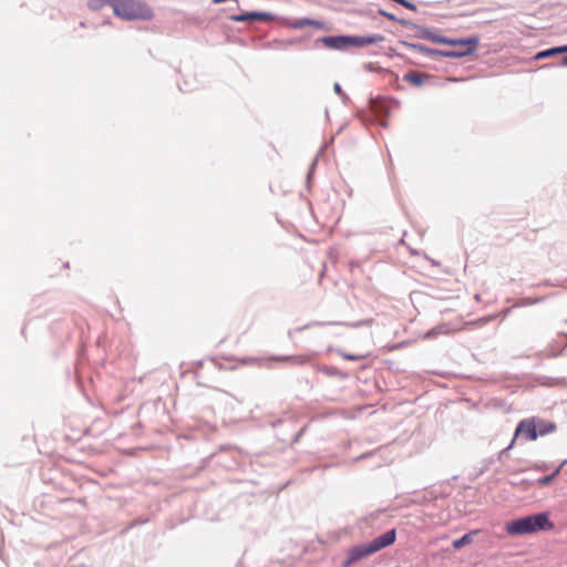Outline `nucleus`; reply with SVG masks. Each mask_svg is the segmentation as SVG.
<instances>
[{
	"label": "nucleus",
	"mask_w": 567,
	"mask_h": 567,
	"mask_svg": "<svg viewBox=\"0 0 567 567\" xmlns=\"http://www.w3.org/2000/svg\"><path fill=\"white\" fill-rule=\"evenodd\" d=\"M554 523L548 513H538L506 523L505 530L511 536L534 534L540 530H550Z\"/></svg>",
	"instance_id": "1"
},
{
	"label": "nucleus",
	"mask_w": 567,
	"mask_h": 567,
	"mask_svg": "<svg viewBox=\"0 0 567 567\" xmlns=\"http://www.w3.org/2000/svg\"><path fill=\"white\" fill-rule=\"evenodd\" d=\"M396 532L395 529L388 530L383 535L374 538L371 543L365 545H360L351 548L349 550L348 559L346 561V566H349L357 560H360L369 555H372L395 542Z\"/></svg>",
	"instance_id": "2"
},
{
	"label": "nucleus",
	"mask_w": 567,
	"mask_h": 567,
	"mask_svg": "<svg viewBox=\"0 0 567 567\" xmlns=\"http://www.w3.org/2000/svg\"><path fill=\"white\" fill-rule=\"evenodd\" d=\"M111 7L116 17L125 20H147L152 18V10L138 0H113Z\"/></svg>",
	"instance_id": "3"
},
{
	"label": "nucleus",
	"mask_w": 567,
	"mask_h": 567,
	"mask_svg": "<svg viewBox=\"0 0 567 567\" xmlns=\"http://www.w3.org/2000/svg\"><path fill=\"white\" fill-rule=\"evenodd\" d=\"M433 41L441 44L458 47L456 51H441L440 55L445 58H460L473 53L478 44V38L472 37L467 39H450L445 37H435Z\"/></svg>",
	"instance_id": "4"
},
{
	"label": "nucleus",
	"mask_w": 567,
	"mask_h": 567,
	"mask_svg": "<svg viewBox=\"0 0 567 567\" xmlns=\"http://www.w3.org/2000/svg\"><path fill=\"white\" fill-rule=\"evenodd\" d=\"M524 436L528 441H536L538 433L535 426V416L522 420L515 430L514 439L517 436ZM515 440L512 441L509 447L514 445Z\"/></svg>",
	"instance_id": "5"
},
{
	"label": "nucleus",
	"mask_w": 567,
	"mask_h": 567,
	"mask_svg": "<svg viewBox=\"0 0 567 567\" xmlns=\"http://www.w3.org/2000/svg\"><path fill=\"white\" fill-rule=\"evenodd\" d=\"M346 42H348V47H367L370 44H374L378 42H382L384 40L383 35L380 34H371L365 37H347L346 35Z\"/></svg>",
	"instance_id": "6"
},
{
	"label": "nucleus",
	"mask_w": 567,
	"mask_h": 567,
	"mask_svg": "<svg viewBox=\"0 0 567 567\" xmlns=\"http://www.w3.org/2000/svg\"><path fill=\"white\" fill-rule=\"evenodd\" d=\"M230 19L236 22H245L248 20L268 21L271 19V16L266 12H251V13L231 16Z\"/></svg>",
	"instance_id": "7"
},
{
	"label": "nucleus",
	"mask_w": 567,
	"mask_h": 567,
	"mask_svg": "<svg viewBox=\"0 0 567 567\" xmlns=\"http://www.w3.org/2000/svg\"><path fill=\"white\" fill-rule=\"evenodd\" d=\"M535 426L538 433V436H544L550 434L556 431L557 426L554 422L536 417L535 416Z\"/></svg>",
	"instance_id": "8"
},
{
	"label": "nucleus",
	"mask_w": 567,
	"mask_h": 567,
	"mask_svg": "<svg viewBox=\"0 0 567 567\" xmlns=\"http://www.w3.org/2000/svg\"><path fill=\"white\" fill-rule=\"evenodd\" d=\"M346 35L340 37H326L322 39V42L330 49L342 50L348 48V42H346Z\"/></svg>",
	"instance_id": "9"
},
{
	"label": "nucleus",
	"mask_w": 567,
	"mask_h": 567,
	"mask_svg": "<svg viewBox=\"0 0 567 567\" xmlns=\"http://www.w3.org/2000/svg\"><path fill=\"white\" fill-rule=\"evenodd\" d=\"M430 76L427 74L421 73V72H409L404 75V81L408 83L420 86L422 85L426 79Z\"/></svg>",
	"instance_id": "10"
},
{
	"label": "nucleus",
	"mask_w": 567,
	"mask_h": 567,
	"mask_svg": "<svg viewBox=\"0 0 567 567\" xmlns=\"http://www.w3.org/2000/svg\"><path fill=\"white\" fill-rule=\"evenodd\" d=\"M476 533H477L476 530L470 532V533L465 534L464 536H462L461 538L455 539L453 542V547L455 549H460L466 545H470L473 542V535H475Z\"/></svg>",
	"instance_id": "11"
},
{
	"label": "nucleus",
	"mask_w": 567,
	"mask_h": 567,
	"mask_svg": "<svg viewBox=\"0 0 567 567\" xmlns=\"http://www.w3.org/2000/svg\"><path fill=\"white\" fill-rule=\"evenodd\" d=\"M564 52H567V45L553 48V49H548V50L538 52L535 58H536V60H542V59L555 55L557 53H564Z\"/></svg>",
	"instance_id": "12"
},
{
	"label": "nucleus",
	"mask_w": 567,
	"mask_h": 567,
	"mask_svg": "<svg viewBox=\"0 0 567 567\" xmlns=\"http://www.w3.org/2000/svg\"><path fill=\"white\" fill-rule=\"evenodd\" d=\"M112 1H113V0H89L87 6H89V8H90L91 10L96 11V10L102 9V8H103V7H105V6H111V2H112Z\"/></svg>",
	"instance_id": "13"
},
{
	"label": "nucleus",
	"mask_w": 567,
	"mask_h": 567,
	"mask_svg": "<svg viewBox=\"0 0 567 567\" xmlns=\"http://www.w3.org/2000/svg\"><path fill=\"white\" fill-rule=\"evenodd\" d=\"M379 13L386 18L388 20H391V21H398L396 17L393 14V13H390L388 11H384V10H379ZM400 23H404V21L402 20H399Z\"/></svg>",
	"instance_id": "14"
},
{
	"label": "nucleus",
	"mask_w": 567,
	"mask_h": 567,
	"mask_svg": "<svg viewBox=\"0 0 567 567\" xmlns=\"http://www.w3.org/2000/svg\"><path fill=\"white\" fill-rule=\"evenodd\" d=\"M553 481H554V475H547V476L539 478L537 483L539 486H545V485L550 484Z\"/></svg>",
	"instance_id": "15"
},
{
	"label": "nucleus",
	"mask_w": 567,
	"mask_h": 567,
	"mask_svg": "<svg viewBox=\"0 0 567 567\" xmlns=\"http://www.w3.org/2000/svg\"><path fill=\"white\" fill-rule=\"evenodd\" d=\"M303 25H319V22L317 21H313V20H310V19H303V20H300L296 27H303Z\"/></svg>",
	"instance_id": "16"
},
{
	"label": "nucleus",
	"mask_w": 567,
	"mask_h": 567,
	"mask_svg": "<svg viewBox=\"0 0 567 567\" xmlns=\"http://www.w3.org/2000/svg\"><path fill=\"white\" fill-rule=\"evenodd\" d=\"M342 355H343V358H344V359H347V360H351V361H354V360L360 359V357L354 355V354L343 353Z\"/></svg>",
	"instance_id": "17"
},
{
	"label": "nucleus",
	"mask_w": 567,
	"mask_h": 567,
	"mask_svg": "<svg viewBox=\"0 0 567 567\" xmlns=\"http://www.w3.org/2000/svg\"><path fill=\"white\" fill-rule=\"evenodd\" d=\"M566 463H567V461L565 460V461H564V462H563V463H561V464L556 468V471H554V473L551 474V475H554V478H555L556 476H558V474L560 473V471H561L563 466H564Z\"/></svg>",
	"instance_id": "18"
},
{
	"label": "nucleus",
	"mask_w": 567,
	"mask_h": 567,
	"mask_svg": "<svg viewBox=\"0 0 567 567\" xmlns=\"http://www.w3.org/2000/svg\"><path fill=\"white\" fill-rule=\"evenodd\" d=\"M334 90H336L337 92H340V91H341V87H340V85H339L338 83H336V84H334Z\"/></svg>",
	"instance_id": "19"
},
{
	"label": "nucleus",
	"mask_w": 567,
	"mask_h": 567,
	"mask_svg": "<svg viewBox=\"0 0 567 567\" xmlns=\"http://www.w3.org/2000/svg\"><path fill=\"white\" fill-rule=\"evenodd\" d=\"M563 65H566V66H567V56H565V58L563 59Z\"/></svg>",
	"instance_id": "20"
},
{
	"label": "nucleus",
	"mask_w": 567,
	"mask_h": 567,
	"mask_svg": "<svg viewBox=\"0 0 567 567\" xmlns=\"http://www.w3.org/2000/svg\"><path fill=\"white\" fill-rule=\"evenodd\" d=\"M296 362H297V363H303V362H305V360H298V361H296Z\"/></svg>",
	"instance_id": "21"
}]
</instances>
